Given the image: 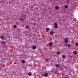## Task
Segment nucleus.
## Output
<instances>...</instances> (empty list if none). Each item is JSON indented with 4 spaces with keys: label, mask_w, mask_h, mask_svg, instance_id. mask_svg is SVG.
<instances>
[{
    "label": "nucleus",
    "mask_w": 78,
    "mask_h": 78,
    "mask_svg": "<svg viewBox=\"0 0 78 78\" xmlns=\"http://www.w3.org/2000/svg\"><path fill=\"white\" fill-rule=\"evenodd\" d=\"M49 46H52V45H53V44L51 43H49Z\"/></svg>",
    "instance_id": "4"
},
{
    "label": "nucleus",
    "mask_w": 78,
    "mask_h": 78,
    "mask_svg": "<svg viewBox=\"0 0 78 78\" xmlns=\"http://www.w3.org/2000/svg\"><path fill=\"white\" fill-rule=\"evenodd\" d=\"M48 76V74H47V73H45L44 76Z\"/></svg>",
    "instance_id": "9"
},
{
    "label": "nucleus",
    "mask_w": 78,
    "mask_h": 78,
    "mask_svg": "<svg viewBox=\"0 0 78 78\" xmlns=\"http://www.w3.org/2000/svg\"><path fill=\"white\" fill-rule=\"evenodd\" d=\"M69 1L68 0L66 1V3H69Z\"/></svg>",
    "instance_id": "21"
},
{
    "label": "nucleus",
    "mask_w": 78,
    "mask_h": 78,
    "mask_svg": "<svg viewBox=\"0 0 78 78\" xmlns=\"http://www.w3.org/2000/svg\"><path fill=\"white\" fill-rule=\"evenodd\" d=\"M65 42L66 44H67L68 42V39H67V38H66L65 39Z\"/></svg>",
    "instance_id": "2"
},
{
    "label": "nucleus",
    "mask_w": 78,
    "mask_h": 78,
    "mask_svg": "<svg viewBox=\"0 0 78 78\" xmlns=\"http://www.w3.org/2000/svg\"><path fill=\"white\" fill-rule=\"evenodd\" d=\"M20 20H21V21H22V20H23V19H20Z\"/></svg>",
    "instance_id": "22"
},
{
    "label": "nucleus",
    "mask_w": 78,
    "mask_h": 78,
    "mask_svg": "<svg viewBox=\"0 0 78 78\" xmlns=\"http://www.w3.org/2000/svg\"><path fill=\"white\" fill-rule=\"evenodd\" d=\"M1 38L2 39H4V37L3 36H2L1 37Z\"/></svg>",
    "instance_id": "12"
},
{
    "label": "nucleus",
    "mask_w": 78,
    "mask_h": 78,
    "mask_svg": "<svg viewBox=\"0 0 78 78\" xmlns=\"http://www.w3.org/2000/svg\"><path fill=\"white\" fill-rule=\"evenodd\" d=\"M75 45L76 46H78V43H76Z\"/></svg>",
    "instance_id": "19"
},
{
    "label": "nucleus",
    "mask_w": 78,
    "mask_h": 78,
    "mask_svg": "<svg viewBox=\"0 0 78 78\" xmlns=\"http://www.w3.org/2000/svg\"><path fill=\"white\" fill-rule=\"evenodd\" d=\"M3 43H4V44H5V41H4V42H3Z\"/></svg>",
    "instance_id": "24"
},
{
    "label": "nucleus",
    "mask_w": 78,
    "mask_h": 78,
    "mask_svg": "<svg viewBox=\"0 0 78 78\" xmlns=\"http://www.w3.org/2000/svg\"><path fill=\"white\" fill-rule=\"evenodd\" d=\"M36 46H34L33 47V49H36Z\"/></svg>",
    "instance_id": "6"
},
{
    "label": "nucleus",
    "mask_w": 78,
    "mask_h": 78,
    "mask_svg": "<svg viewBox=\"0 0 78 78\" xmlns=\"http://www.w3.org/2000/svg\"><path fill=\"white\" fill-rule=\"evenodd\" d=\"M57 24L56 23H54V25H55V28H58V26L57 25Z\"/></svg>",
    "instance_id": "1"
},
{
    "label": "nucleus",
    "mask_w": 78,
    "mask_h": 78,
    "mask_svg": "<svg viewBox=\"0 0 78 78\" xmlns=\"http://www.w3.org/2000/svg\"><path fill=\"white\" fill-rule=\"evenodd\" d=\"M65 46L66 47V46H67V45L66 44H65Z\"/></svg>",
    "instance_id": "23"
},
{
    "label": "nucleus",
    "mask_w": 78,
    "mask_h": 78,
    "mask_svg": "<svg viewBox=\"0 0 78 78\" xmlns=\"http://www.w3.org/2000/svg\"><path fill=\"white\" fill-rule=\"evenodd\" d=\"M73 53H74V54L75 55L76 53V51H74Z\"/></svg>",
    "instance_id": "14"
},
{
    "label": "nucleus",
    "mask_w": 78,
    "mask_h": 78,
    "mask_svg": "<svg viewBox=\"0 0 78 78\" xmlns=\"http://www.w3.org/2000/svg\"><path fill=\"white\" fill-rule=\"evenodd\" d=\"M28 75H29V76H31V73H28Z\"/></svg>",
    "instance_id": "8"
},
{
    "label": "nucleus",
    "mask_w": 78,
    "mask_h": 78,
    "mask_svg": "<svg viewBox=\"0 0 78 78\" xmlns=\"http://www.w3.org/2000/svg\"><path fill=\"white\" fill-rule=\"evenodd\" d=\"M46 31L47 32H48V31H49V28H46Z\"/></svg>",
    "instance_id": "7"
},
{
    "label": "nucleus",
    "mask_w": 78,
    "mask_h": 78,
    "mask_svg": "<svg viewBox=\"0 0 78 78\" xmlns=\"http://www.w3.org/2000/svg\"><path fill=\"white\" fill-rule=\"evenodd\" d=\"M28 27H29V26H26V28H28Z\"/></svg>",
    "instance_id": "18"
},
{
    "label": "nucleus",
    "mask_w": 78,
    "mask_h": 78,
    "mask_svg": "<svg viewBox=\"0 0 78 78\" xmlns=\"http://www.w3.org/2000/svg\"><path fill=\"white\" fill-rule=\"evenodd\" d=\"M65 8H68V6L66 5L64 6Z\"/></svg>",
    "instance_id": "11"
},
{
    "label": "nucleus",
    "mask_w": 78,
    "mask_h": 78,
    "mask_svg": "<svg viewBox=\"0 0 78 78\" xmlns=\"http://www.w3.org/2000/svg\"><path fill=\"white\" fill-rule=\"evenodd\" d=\"M59 65L58 64H57L56 65V67H59Z\"/></svg>",
    "instance_id": "15"
},
{
    "label": "nucleus",
    "mask_w": 78,
    "mask_h": 78,
    "mask_svg": "<svg viewBox=\"0 0 78 78\" xmlns=\"http://www.w3.org/2000/svg\"><path fill=\"white\" fill-rule=\"evenodd\" d=\"M55 8L56 9H59V6H56L55 7Z\"/></svg>",
    "instance_id": "3"
},
{
    "label": "nucleus",
    "mask_w": 78,
    "mask_h": 78,
    "mask_svg": "<svg viewBox=\"0 0 78 78\" xmlns=\"http://www.w3.org/2000/svg\"><path fill=\"white\" fill-rule=\"evenodd\" d=\"M50 34L51 35H52L53 34V31H51L50 32Z\"/></svg>",
    "instance_id": "10"
},
{
    "label": "nucleus",
    "mask_w": 78,
    "mask_h": 78,
    "mask_svg": "<svg viewBox=\"0 0 78 78\" xmlns=\"http://www.w3.org/2000/svg\"><path fill=\"white\" fill-rule=\"evenodd\" d=\"M62 57L63 59H64L66 58V56L65 55H62Z\"/></svg>",
    "instance_id": "5"
},
{
    "label": "nucleus",
    "mask_w": 78,
    "mask_h": 78,
    "mask_svg": "<svg viewBox=\"0 0 78 78\" xmlns=\"http://www.w3.org/2000/svg\"><path fill=\"white\" fill-rule=\"evenodd\" d=\"M22 63H23V64L25 63V61L24 60H22Z\"/></svg>",
    "instance_id": "13"
},
{
    "label": "nucleus",
    "mask_w": 78,
    "mask_h": 78,
    "mask_svg": "<svg viewBox=\"0 0 78 78\" xmlns=\"http://www.w3.org/2000/svg\"><path fill=\"white\" fill-rule=\"evenodd\" d=\"M70 45H68L67 46H68V47L69 48L70 47Z\"/></svg>",
    "instance_id": "17"
},
{
    "label": "nucleus",
    "mask_w": 78,
    "mask_h": 78,
    "mask_svg": "<svg viewBox=\"0 0 78 78\" xmlns=\"http://www.w3.org/2000/svg\"><path fill=\"white\" fill-rule=\"evenodd\" d=\"M13 28H16V25H14L13 26Z\"/></svg>",
    "instance_id": "16"
},
{
    "label": "nucleus",
    "mask_w": 78,
    "mask_h": 78,
    "mask_svg": "<svg viewBox=\"0 0 78 78\" xmlns=\"http://www.w3.org/2000/svg\"><path fill=\"white\" fill-rule=\"evenodd\" d=\"M57 54L58 55H59V52H57Z\"/></svg>",
    "instance_id": "20"
}]
</instances>
